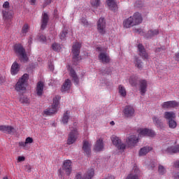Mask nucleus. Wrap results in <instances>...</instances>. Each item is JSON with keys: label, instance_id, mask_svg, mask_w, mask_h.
I'll return each mask as SVG.
<instances>
[{"label": "nucleus", "instance_id": "a211bd4d", "mask_svg": "<svg viewBox=\"0 0 179 179\" xmlns=\"http://www.w3.org/2000/svg\"><path fill=\"white\" fill-rule=\"evenodd\" d=\"M98 59L102 62V64H108L110 61V56L104 52H101L99 53Z\"/></svg>", "mask_w": 179, "mask_h": 179}, {"label": "nucleus", "instance_id": "5701e85b", "mask_svg": "<svg viewBox=\"0 0 179 179\" xmlns=\"http://www.w3.org/2000/svg\"><path fill=\"white\" fill-rule=\"evenodd\" d=\"M139 90L141 94H142V96H145V93H146L148 90V81H146V80H141L140 81Z\"/></svg>", "mask_w": 179, "mask_h": 179}, {"label": "nucleus", "instance_id": "bb28decb", "mask_svg": "<svg viewBox=\"0 0 179 179\" xmlns=\"http://www.w3.org/2000/svg\"><path fill=\"white\" fill-rule=\"evenodd\" d=\"M123 27L124 29H130V27H134L135 26L132 22V17H129L123 21Z\"/></svg>", "mask_w": 179, "mask_h": 179}, {"label": "nucleus", "instance_id": "5fc2aeb1", "mask_svg": "<svg viewBox=\"0 0 179 179\" xmlns=\"http://www.w3.org/2000/svg\"><path fill=\"white\" fill-rule=\"evenodd\" d=\"M80 22L82 24H83V26H87V24H89V22H87V20L85 18H82Z\"/></svg>", "mask_w": 179, "mask_h": 179}, {"label": "nucleus", "instance_id": "423d86ee", "mask_svg": "<svg viewBox=\"0 0 179 179\" xmlns=\"http://www.w3.org/2000/svg\"><path fill=\"white\" fill-rule=\"evenodd\" d=\"M136 31L138 33V34H141V36H144L145 38H152V37H155V36L159 34V29H150L147 34H145L142 29H137Z\"/></svg>", "mask_w": 179, "mask_h": 179}, {"label": "nucleus", "instance_id": "4d7b16f0", "mask_svg": "<svg viewBox=\"0 0 179 179\" xmlns=\"http://www.w3.org/2000/svg\"><path fill=\"white\" fill-rule=\"evenodd\" d=\"M25 171H27V173H31V166L26 165L25 166Z\"/></svg>", "mask_w": 179, "mask_h": 179}, {"label": "nucleus", "instance_id": "09e8293b", "mask_svg": "<svg viewBox=\"0 0 179 179\" xmlns=\"http://www.w3.org/2000/svg\"><path fill=\"white\" fill-rule=\"evenodd\" d=\"M38 40V41H41V43H45V41H47V38L44 35H41Z\"/></svg>", "mask_w": 179, "mask_h": 179}, {"label": "nucleus", "instance_id": "1a4fd4ad", "mask_svg": "<svg viewBox=\"0 0 179 179\" xmlns=\"http://www.w3.org/2000/svg\"><path fill=\"white\" fill-rule=\"evenodd\" d=\"M97 30L100 34H106V19L101 17L97 22Z\"/></svg>", "mask_w": 179, "mask_h": 179}, {"label": "nucleus", "instance_id": "9d476101", "mask_svg": "<svg viewBox=\"0 0 179 179\" xmlns=\"http://www.w3.org/2000/svg\"><path fill=\"white\" fill-rule=\"evenodd\" d=\"M94 176V169H90L84 175L83 178L82 177V173H78L76 174L75 179H92Z\"/></svg>", "mask_w": 179, "mask_h": 179}, {"label": "nucleus", "instance_id": "0eeeda50", "mask_svg": "<svg viewBox=\"0 0 179 179\" xmlns=\"http://www.w3.org/2000/svg\"><path fill=\"white\" fill-rule=\"evenodd\" d=\"M82 44L80 43L76 42L73 45L72 53L73 54V59L74 62L79 60V54H80V48Z\"/></svg>", "mask_w": 179, "mask_h": 179}, {"label": "nucleus", "instance_id": "7c9ffc66", "mask_svg": "<svg viewBox=\"0 0 179 179\" xmlns=\"http://www.w3.org/2000/svg\"><path fill=\"white\" fill-rule=\"evenodd\" d=\"M44 92V83L38 82L36 86L37 96H41Z\"/></svg>", "mask_w": 179, "mask_h": 179}, {"label": "nucleus", "instance_id": "ddd939ff", "mask_svg": "<svg viewBox=\"0 0 179 179\" xmlns=\"http://www.w3.org/2000/svg\"><path fill=\"white\" fill-rule=\"evenodd\" d=\"M123 113L127 118H131V117H134L135 115V109L134 108V106L128 105L125 106Z\"/></svg>", "mask_w": 179, "mask_h": 179}, {"label": "nucleus", "instance_id": "8fccbe9b", "mask_svg": "<svg viewBox=\"0 0 179 179\" xmlns=\"http://www.w3.org/2000/svg\"><path fill=\"white\" fill-rule=\"evenodd\" d=\"M26 160V157L24 156H19L17 159V163H22V162H24Z\"/></svg>", "mask_w": 179, "mask_h": 179}, {"label": "nucleus", "instance_id": "3c124183", "mask_svg": "<svg viewBox=\"0 0 179 179\" xmlns=\"http://www.w3.org/2000/svg\"><path fill=\"white\" fill-rule=\"evenodd\" d=\"M19 146H20L21 148H24V149H27V144H26V142H23V141H20L19 143Z\"/></svg>", "mask_w": 179, "mask_h": 179}, {"label": "nucleus", "instance_id": "e2e57ef3", "mask_svg": "<svg viewBox=\"0 0 179 179\" xmlns=\"http://www.w3.org/2000/svg\"><path fill=\"white\" fill-rule=\"evenodd\" d=\"M139 3H141V1H136V3H135V6H136V8H141V6H139Z\"/></svg>", "mask_w": 179, "mask_h": 179}, {"label": "nucleus", "instance_id": "c756f323", "mask_svg": "<svg viewBox=\"0 0 179 179\" xmlns=\"http://www.w3.org/2000/svg\"><path fill=\"white\" fill-rule=\"evenodd\" d=\"M153 124L157 127V128H163V122L162 119L157 117V116H153L152 117Z\"/></svg>", "mask_w": 179, "mask_h": 179}, {"label": "nucleus", "instance_id": "0e129e2a", "mask_svg": "<svg viewBox=\"0 0 179 179\" xmlns=\"http://www.w3.org/2000/svg\"><path fill=\"white\" fill-rule=\"evenodd\" d=\"M49 69L52 72V71H54V64H50Z\"/></svg>", "mask_w": 179, "mask_h": 179}, {"label": "nucleus", "instance_id": "7ed1b4c3", "mask_svg": "<svg viewBox=\"0 0 179 179\" xmlns=\"http://www.w3.org/2000/svg\"><path fill=\"white\" fill-rule=\"evenodd\" d=\"M138 134V138H143V136H149L150 138H155L156 136V132L152 129L140 128L137 130Z\"/></svg>", "mask_w": 179, "mask_h": 179}, {"label": "nucleus", "instance_id": "f257e3e1", "mask_svg": "<svg viewBox=\"0 0 179 179\" xmlns=\"http://www.w3.org/2000/svg\"><path fill=\"white\" fill-rule=\"evenodd\" d=\"M70 133L67 139V145H73L76 142L78 136H79V131H78V123L75 122L73 126H70Z\"/></svg>", "mask_w": 179, "mask_h": 179}, {"label": "nucleus", "instance_id": "473e14b6", "mask_svg": "<svg viewBox=\"0 0 179 179\" xmlns=\"http://www.w3.org/2000/svg\"><path fill=\"white\" fill-rule=\"evenodd\" d=\"M107 5L110 10H117V1L115 0H108Z\"/></svg>", "mask_w": 179, "mask_h": 179}, {"label": "nucleus", "instance_id": "603ef678", "mask_svg": "<svg viewBox=\"0 0 179 179\" xmlns=\"http://www.w3.org/2000/svg\"><path fill=\"white\" fill-rule=\"evenodd\" d=\"M25 143L27 145H29L30 143H33V138L31 137H27L26 139H25Z\"/></svg>", "mask_w": 179, "mask_h": 179}, {"label": "nucleus", "instance_id": "c03bdc74", "mask_svg": "<svg viewBox=\"0 0 179 179\" xmlns=\"http://www.w3.org/2000/svg\"><path fill=\"white\" fill-rule=\"evenodd\" d=\"M158 173L160 174V176H164V174L166 173V168H164L162 165H159Z\"/></svg>", "mask_w": 179, "mask_h": 179}, {"label": "nucleus", "instance_id": "ea45409f", "mask_svg": "<svg viewBox=\"0 0 179 179\" xmlns=\"http://www.w3.org/2000/svg\"><path fill=\"white\" fill-rule=\"evenodd\" d=\"M168 125L171 129H176L177 128V122L174 119L168 120Z\"/></svg>", "mask_w": 179, "mask_h": 179}, {"label": "nucleus", "instance_id": "e433bc0d", "mask_svg": "<svg viewBox=\"0 0 179 179\" xmlns=\"http://www.w3.org/2000/svg\"><path fill=\"white\" fill-rule=\"evenodd\" d=\"M118 93L121 97H127V90L123 85H119L118 87Z\"/></svg>", "mask_w": 179, "mask_h": 179}, {"label": "nucleus", "instance_id": "f8f14e48", "mask_svg": "<svg viewBox=\"0 0 179 179\" xmlns=\"http://www.w3.org/2000/svg\"><path fill=\"white\" fill-rule=\"evenodd\" d=\"M130 17H131V22H133V24H134V26L141 24L143 20L142 18V15L138 12L134 13L132 16H130Z\"/></svg>", "mask_w": 179, "mask_h": 179}, {"label": "nucleus", "instance_id": "f704fd0d", "mask_svg": "<svg viewBox=\"0 0 179 179\" xmlns=\"http://www.w3.org/2000/svg\"><path fill=\"white\" fill-rule=\"evenodd\" d=\"M69 114H71L69 110H66L64 113L63 117H62V122L64 125H66V124H68V122L69 121Z\"/></svg>", "mask_w": 179, "mask_h": 179}, {"label": "nucleus", "instance_id": "58836bf2", "mask_svg": "<svg viewBox=\"0 0 179 179\" xmlns=\"http://www.w3.org/2000/svg\"><path fill=\"white\" fill-rule=\"evenodd\" d=\"M134 64H135V66L138 69H142L143 68V63L138 57L135 58Z\"/></svg>", "mask_w": 179, "mask_h": 179}, {"label": "nucleus", "instance_id": "bf43d9fd", "mask_svg": "<svg viewBox=\"0 0 179 179\" xmlns=\"http://www.w3.org/2000/svg\"><path fill=\"white\" fill-rule=\"evenodd\" d=\"M174 166L176 169H179V159L176 160L175 162H174Z\"/></svg>", "mask_w": 179, "mask_h": 179}, {"label": "nucleus", "instance_id": "f03ea898", "mask_svg": "<svg viewBox=\"0 0 179 179\" xmlns=\"http://www.w3.org/2000/svg\"><path fill=\"white\" fill-rule=\"evenodd\" d=\"M14 51L16 55L20 57L21 62H27L29 61V57H27L26 50L21 44H15L14 45Z\"/></svg>", "mask_w": 179, "mask_h": 179}, {"label": "nucleus", "instance_id": "a19ab883", "mask_svg": "<svg viewBox=\"0 0 179 179\" xmlns=\"http://www.w3.org/2000/svg\"><path fill=\"white\" fill-rule=\"evenodd\" d=\"M19 101L22 103V104H29L30 103V99L25 96H21Z\"/></svg>", "mask_w": 179, "mask_h": 179}, {"label": "nucleus", "instance_id": "c9c22d12", "mask_svg": "<svg viewBox=\"0 0 179 179\" xmlns=\"http://www.w3.org/2000/svg\"><path fill=\"white\" fill-rule=\"evenodd\" d=\"M138 80H139L138 76H131L129 79V82L131 86H136L138 85Z\"/></svg>", "mask_w": 179, "mask_h": 179}, {"label": "nucleus", "instance_id": "13d9d810", "mask_svg": "<svg viewBox=\"0 0 179 179\" xmlns=\"http://www.w3.org/2000/svg\"><path fill=\"white\" fill-rule=\"evenodd\" d=\"M173 177L175 179H179V172L173 173Z\"/></svg>", "mask_w": 179, "mask_h": 179}, {"label": "nucleus", "instance_id": "de8ad7c7", "mask_svg": "<svg viewBox=\"0 0 179 179\" xmlns=\"http://www.w3.org/2000/svg\"><path fill=\"white\" fill-rule=\"evenodd\" d=\"M10 6H9V1H6L3 4V10H10Z\"/></svg>", "mask_w": 179, "mask_h": 179}, {"label": "nucleus", "instance_id": "b1692460", "mask_svg": "<svg viewBox=\"0 0 179 179\" xmlns=\"http://www.w3.org/2000/svg\"><path fill=\"white\" fill-rule=\"evenodd\" d=\"M152 150H153V148L150 146H144L138 151V156H140V157L146 156L148 153H149V152H152Z\"/></svg>", "mask_w": 179, "mask_h": 179}, {"label": "nucleus", "instance_id": "052dcab7", "mask_svg": "<svg viewBox=\"0 0 179 179\" xmlns=\"http://www.w3.org/2000/svg\"><path fill=\"white\" fill-rule=\"evenodd\" d=\"M59 177H60V178H64V173L61 169L59 170Z\"/></svg>", "mask_w": 179, "mask_h": 179}, {"label": "nucleus", "instance_id": "f3484780", "mask_svg": "<svg viewBox=\"0 0 179 179\" xmlns=\"http://www.w3.org/2000/svg\"><path fill=\"white\" fill-rule=\"evenodd\" d=\"M141 174V171L138 167L134 166L131 172V173L127 177L126 179H139V175Z\"/></svg>", "mask_w": 179, "mask_h": 179}, {"label": "nucleus", "instance_id": "9b49d317", "mask_svg": "<svg viewBox=\"0 0 179 179\" xmlns=\"http://www.w3.org/2000/svg\"><path fill=\"white\" fill-rule=\"evenodd\" d=\"M3 19L5 22H10L13 19L15 13L13 10H2Z\"/></svg>", "mask_w": 179, "mask_h": 179}, {"label": "nucleus", "instance_id": "2eb2a0df", "mask_svg": "<svg viewBox=\"0 0 179 179\" xmlns=\"http://www.w3.org/2000/svg\"><path fill=\"white\" fill-rule=\"evenodd\" d=\"M179 103L177 101H169L164 102L162 105V108L169 109V108H176L178 107Z\"/></svg>", "mask_w": 179, "mask_h": 179}, {"label": "nucleus", "instance_id": "79ce46f5", "mask_svg": "<svg viewBox=\"0 0 179 179\" xmlns=\"http://www.w3.org/2000/svg\"><path fill=\"white\" fill-rule=\"evenodd\" d=\"M29 24H24V26L22 27V29L21 31V34L22 36H26V34H27V33H29Z\"/></svg>", "mask_w": 179, "mask_h": 179}, {"label": "nucleus", "instance_id": "49530a36", "mask_svg": "<svg viewBox=\"0 0 179 179\" xmlns=\"http://www.w3.org/2000/svg\"><path fill=\"white\" fill-rule=\"evenodd\" d=\"M66 34H68V30L63 29V31L59 34L60 40H65V38L66 37Z\"/></svg>", "mask_w": 179, "mask_h": 179}, {"label": "nucleus", "instance_id": "20e7f679", "mask_svg": "<svg viewBox=\"0 0 179 179\" xmlns=\"http://www.w3.org/2000/svg\"><path fill=\"white\" fill-rule=\"evenodd\" d=\"M27 79H29V75L26 73L19 79L15 85V90H17V92H20V90H26V83L27 82Z\"/></svg>", "mask_w": 179, "mask_h": 179}, {"label": "nucleus", "instance_id": "6e6d98bb", "mask_svg": "<svg viewBox=\"0 0 179 179\" xmlns=\"http://www.w3.org/2000/svg\"><path fill=\"white\" fill-rule=\"evenodd\" d=\"M173 152L179 153V145H173Z\"/></svg>", "mask_w": 179, "mask_h": 179}, {"label": "nucleus", "instance_id": "72a5a7b5", "mask_svg": "<svg viewBox=\"0 0 179 179\" xmlns=\"http://www.w3.org/2000/svg\"><path fill=\"white\" fill-rule=\"evenodd\" d=\"M47 23H48V15L47 13H44L42 17L41 29L47 27Z\"/></svg>", "mask_w": 179, "mask_h": 179}, {"label": "nucleus", "instance_id": "6ab92c4d", "mask_svg": "<svg viewBox=\"0 0 179 179\" xmlns=\"http://www.w3.org/2000/svg\"><path fill=\"white\" fill-rule=\"evenodd\" d=\"M138 50L140 57H141L143 59H149V55L146 52V50H145V47H143L142 44L138 45Z\"/></svg>", "mask_w": 179, "mask_h": 179}, {"label": "nucleus", "instance_id": "4468645a", "mask_svg": "<svg viewBox=\"0 0 179 179\" xmlns=\"http://www.w3.org/2000/svg\"><path fill=\"white\" fill-rule=\"evenodd\" d=\"M138 142H139V137H136L135 134L129 136L126 140V143H127L129 148H131V146H136Z\"/></svg>", "mask_w": 179, "mask_h": 179}, {"label": "nucleus", "instance_id": "37998d69", "mask_svg": "<svg viewBox=\"0 0 179 179\" xmlns=\"http://www.w3.org/2000/svg\"><path fill=\"white\" fill-rule=\"evenodd\" d=\"M52 48L53 51H56L57 52H59V51H61V49L62 48V47H61V45L55 43L52 45Z\"/></svg>", "mask_w": 179, "mask_h": 179}, {"label": "nucleus", "instance_id": "6e6552de", "mask_svg": "<svg viewBox=\"0 0 179 179\" xmlns=\"http://www.w3.org/2000/svg\"><path fill=\"white\" fill-rule=\"evenodd\" d=\"M62 170L64 171L66 176H71L72 173V161L67 159L63 162Z\"/></svg>", "mask_w": 179, "mask_h": 179}, {"label": "nucleus", "instance_id": "a18cd8bd", "mask_svg": "<svg viewBox=\"0 0 179 179\" xmlns=\"http://www.w3.org/2000/svg\"><path fill=\"white\" fill-rule=\"evenodd\" d=\"M90 3L92 8H98L100 6V0H91Z\"/></svg>", "mask_w": 179, "mask_h": 179}, {"label": "nucleus", "instance_id": "4be33fe9", "mask_svg": "<svg viewBox=\"0 0 179 179\" xmlns=\"http://www.w3.org/2000/svg\"><path fill=\"white\" fill-rule=\"evenodd\" d=\"M0 131L1 132H3L4 134H10V135L16 132V130L15 129V128L12 127V126H5V125L0 126Z\"/></svg>", "mask_w": 179, "mask_h": 179}, {"label": "nucleus", "instance_id": "680f3d73", "mask_svg": "<svg viewBox=\"0 0 179 179\" xmlns=\"http://www.w3.org/2000/svg\"><path fill=\"white\" fill-rule=\"evenodd\" d=\"M52 0H45V6H47V5H49V3H51Z\"/></svg>", "mask_w": 179, "mask_h": 179}, {"label": "nucleus", "instance_id": "864d4df0", "mask_svg": "<svg viewBox=\"0 0 179 179\" xmlns=\"http://www.w3.org/2000/svg\"><path fill=\"white\" fill-rule=\"evenodd\" d=\"M156 167V162H152L148 166V169L153 170Z\"/></svg>", "mask_w": 179, "mask_h": 179}, {"label": "nucleus", "instance_id": "338daca9", "mask_svg": "<svg viewBox=\"0 0 179 179\" xmlns=\"http://www.w3.org/2000/svg\"><path fill=\"white\" fill-rule=\"evenodd\" d=\"M176 61H179V52L176 54Z\"/></svg>", "mask_w": 179, "mask_h": 179}, {"label": "nucleus", "instance_id": "393cba45", "mask_svg": "<svg viewBox=\"0 0 179 179\" xmlns=\"http://www.w3.org/2000/svg\"><path fill=\"white\" fill-rule=\"evenodd\" d=\"M176 113L173 111H166L164 113V118L167 120V121H170L171 120H176Z\"/></svg>", "mask_w": 179, "mask_h": 179}, {"label": "nucleus", "instance_id": "c85d7f7f", "mask_svg": "<svg viewBox=\"0 0 179 179\" xmlns=\"http://www.w3.org/2000/svg\"><path fill=\"white\" fill-rule=\"evenodd\" d=\"M71 86H72V83L71 82V80H66L62 87V92H69V90L71 89Z\"/></svg>", "mask_w": 179, "mask_h": 179}, {"label": "nucleus", "instance_id": "39448f33", "mask_svg": "<svg viewBox=\"0 0 179 179\" xmlns=\"http://www.w3.org/2000/svg\"><path fill=\"white\" fill-rule=\"evenodd\" d=\"M111 141L113 145L117 148V149L120 150V152H124V150H125V148H127V145H125V143H122L121 139H120L118 136L113 135L111 136Z\"/></svg>", "mask_w": 179, "mask_h": 179}, {"label": "nucleus", "instance_id": "aec40b11", "mask_svg": "<svg viewBox=\"0 0 179 179\" xmlns=\"http://www.w3.org/2000/svg\"><path fill=\"white\" fill-rule=\"evenodd\" d=\"M83 150L85 155L89 156L92 152V143L88 141H84L83 143Z\"/></svg>", "mask_w": 179, "mask_h": 179}, {"label": "nucleus", "instance_id": "412c9836", "mask_svg": "<svg viewBox=\"0 0 179 179\" xmlns=\"http://www.w3.org/2000/svg\"><path fill=\"white\" fill-rule=\"evenodd\" d=\"M94 150L95 152H103L104 150V142L103 139H98L94 146Z\"/></svg>", "mask_w": 179, "mask_h": 179}, {"label": "nucleus", "instance_id": "4c0bfd02", "mask_svg": "<svg viewBox=\"0 0 179 179\" xmlns=\"http://www.w3.org/2000/svg\"><path fill=\"white\" fill-rule=\"evenodd\" d=\"M59 100H61V96L59 95L55 96L53 98V103L52 104V106H53L55 108H57L58 110V106H59Z\"/></svg>", "mask_w": 179, "mask_h": 179}, {"label": "nucleus", "instance_id": "a878e982", "mask_svg": "<svg viewBox=\"0 0 179 179\" xmlns=\"http://www.w3.org/2000/svg\"><path fill=\"white\" fill-rule=\"evenodd\" d=\"M20 71V65L17 64V62L13 63L10 69L11 75H17V73Z\"/></svg>", "mask_w": 179, "mask_h": 179}, {"label": "nucleus", "instance_id": "dca6fc26", "mask_svg": "<svg viewBox=\"0 0 179 179\" xmlns=\"http://www.w3.org/2000/svg\"><path fill=\"white\" fill-rule=\"evenodd\" d=\"M163 153H167L168 155L174 154V145H171V143H167L162 147Z\"/></svg>", "mask_w": 179, "mask_h": 179}, {"label": "nucleus", "instance_id": "774afa93", "mask_svg": "<svg viewBox=\"0 0 179 179\" xmlns=\"http://www.w3.org/2000/svg\"><path fill=\"white\" fill-rule=\"evenodd\" d=\"M31 5H36V0H31Z\"/></svg>", "mask_w": 179, "mask_h": 179}, {"label": "nucleus", "instance_id": "69168bd1", "mask_svg": "<svg viewBox=\"0 0 179 179\" xmlns=\"http://www.w3.org/2000/svg\"><path fill=\"white\" fill-rule=\"evenodd\" d=\"M5 82V77H0V83H3Z\"/></svg>", "mask_w": 179, "mask_h": 179}, {"label": "nucleus", "instance_id": "2f4dec72", "mask_svg": "<svg viewBox=\"0 0 179 179\" xmlns=\"http://www.w3.org/2000/svg\"><path fill=\"white\" fill-rule=\"evenodd\" d=\"M57 111H58V109L52 106L50 108L45 110L43 114H45V115H52V114H55Z\"/></svg>", "mask_w": 179, "mask_h": 179}, {"label": "nucleus", "instance_id": "cd10ccee", "mask_svg": "<svg viewBox=\"0 0 179 179\" xmlns=\"http://www.w3.org/2000/svg\"><path fill=\"white\" fill-rule=\"evenodd\" d=\"M68 69L70 72V76L72 77L74 83L76 85H78L79 78L78 77V75H76V73L75 72V70L71 69V67H69Z\"/></svg>", "mask_w": 179, "mask_h": 179}]
</instances>
